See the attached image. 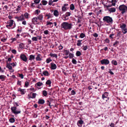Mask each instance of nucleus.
Listing matches in <instances>:
<instances>
[{
	"instance_id": "obj_1",
	"label": "nucleus",
	"mask_w": 127,
	"mask_h": 127,
	"mask_svg": "<svg viewBox=\"0 0 127 127\" xmlns=\"http://www.w3.org/2000/svg\"><path fill=\"white\" fill-rule=\"evenodd\" d=\"M72 26L71 23H69L67 22H63L61 25V28L65 30H70L72 28Z\"/></svg>"
},
{
	"instance_id": "obj_2",
	"label": "nucleus",
	"mask_w": 127,
	"mask_h": 127,
	"mask_svg": "<svg viewBox=\"0 0 127 127\" xmlns=\"http://www.w3.org/2000/svg\"><path fill=\"white\" fill-rule=\"evenodd\" d=\"M103 20L104 22L109 24H112L113 22L112 18L108 16L104 17L103 19Z\"/></svg>"
},
{
	"instance_id": "obj_3",
	"label": "nucleus",
	"mask_w": 127,
	"mask_h": 127,
	"mask_svg": "<svg viewBox=\"0 0 127 127\" xmlns=\"http://www.w3.org/2000/svg\"><path fill=\"white\" fill-rule=\"evenodd\" d=\"M120 10L121 11V13L124 14L127 11V6L124 4L120 5L119 7Z\"/></svg>"
},
{
	"instance_id": "obj_4",
	"label": "nucleus",
	"mask_w": 127,
	"mask_h": 127,
	"mask_svg": "<svg viewBox=\"0 0 127 127\" xmlns=\"http://www.w3.org/2000/svg\"><path fill=\"white\" fill-rule=\"evenodd\" d=\"M17 107L15 106H13L11 108V112L15 115L17 114H18L20 113L21 111L20 110L18 111H16Z\"/></svg>"
},
{
	"instance_id": "obj_5",
	"label": "nucleus",
	"mask_w": 127,
	"mask_h": 127,
	"mask_svg": "<svg viewBox=\"0 0 127 127\" xmlns=\"http://www.w3.org/2000/svg\"><path fill=\"white\" fill-rule=\"evenodd\" d=\"M108 93L105 92L102 95V99L105 100L106 101L109 99V97L108 96Z\"/></svg>"
},
{
	"instance_id": "obj_6",
	"label": "nucleus",
	"mask_w": 127,
	"mask_h": 127,
	"mask_svg": "<svg viewBox=\"0 0 127 127\" xmlns=\"http://www.w3.org/2000/svg\"><path fill=\"white\" fill-rule=\"evenodd\" d=\"M14 21L13 20H9V22H8L7 23L9 24L8 25H7L6 27L8 29H10V27H11L13 25L14 22Z\"/></svg>"
},
{
	"instance_id": "obj_7",
	"label": "nucleus",
	"mask_w": 127,
	"mask_h": 127,
	"mask_svg": "<svg viewBox=\"0 0 127 127\" xmlns=\"http://www.w3.org/2000/svg\"><path fill=\"white\" fill-rule=\"evenodd\" d=\"M100 62L102 64L107 65L109 63V61L107 59H104L100 61Z\"/></svg>"
},
{
	"instance_id": "obj_8",
	"label": "nucleus",
	"mask_w": 127,
	"mask_h": 127,
	"mask_svg": "<svg viewBox=\"0 0 127 127\" xmlns=\"http://www.w3.org/2000/svg\"><path fill=\"white\" fill-rule=\"evenodd\" d=\"M20 58L23 61L26 62L27 60V57L24 54H21L20 55Z\"/></svg>"
},
{
	"instance_id": "obj_9",
	"label": "nucleus",
	"mask_w": 127,
	"mask_h": 127,
	"mask_svg": "<svg viewBox=\"0 0 127 127\" xmlns=\"http://www.w3.org/2000/svg\"><path fill=\"white\" fill-rule=\"evenodd\" d=\"M15 18L17 19L18 21H22L24 19V15L23 14H22L19 17H15Z\"/></svg>"
},
{
	"instance_id": "obj_10",
	"label": "nucleus",
	"mask_w": 127,
	"mask_h": 127,
	"mask_svg": "<svg viewBox=\"0 0 127 127\" xmlns=\"http://www.w3.org/2000/svg\"><path fill=\"white\" fill-rule=\"evenodd\" d=\"M42 57L41 55L40 54H38L36 57L35 58V59L37 61H41L42 60Z\"/></svg>"
},
{
	"instance_id": "obj_11",
	"label": "nucleus",
	"mask_w": 127,
	"mask_h": 127,
	"mask_svg": "<svg viewBox=\"0 0 127 127\" xmlns=\"http://www.w3.org/2000/svg\"><path fill=\"white\" fill-rule=\"evenodd\" d=\"M37 17H34L32 19V23L34 25H36V22H37Z\"/></svg>"
},
{
	"instance_id": "obj_12",
	"label": "nucleus",
	"mask_w": 127,
	"mask_h": 127,
	"mask_svg": "<svg viewBox=\"0 0 127 127\" xmlns=\"http://www.w3.org/2000/svg\"><path fill=\"white\" fill-rule=\"evenodd\" d=\"M51 67L50 68L54 70L56 69L57 68L56 65L54 63H51Z\"/></svg>"
},
{
	"instance_id": "obj_13",
	"label": "nucleus",
	"mask_w": 127,
	"mask_h": 127,
	"mask_svg": "<svg viewBox=\"0 0 127 127\" xmlns=\"http://www.w3.org/2000/svg\"><path fill=\"white\" fill-rule=\"evenodd\" d=\"M6 67L7 68H8L9 69L12 70V71H11V72H14V70L12 69V66L10 65V64H9L7 63Z\"/></svg>"
},
{
	"instance_id": "obj_14",
	"label": "nucleus",
	"mask_w": 127,
	"mask_h": 127,
	"mask_svg": "<svg viewBox=\"0 0 127 127\" xmlns=\"http://www.w3.org/2000/svg\"><path fill=\"white\" fill-rule=\"evenodd\" d=\"M39 20H40V22H41V21L43 19V16L42 14H40L37 16V17Z\"/></svg>"
},
{
	"instance_id": "obj_15",
	"label": "nucleus",
	"mask_w": 127,
	"mask_h": 127,
	"mask_svg": "<svg viewBox=\"0 0 127 127\" xmlns=\"http://www.w3.org/2000/svg\"><path fill=\"white\" fill-rule=\"evenodd\" d=\"M45 103L44 100L42 99H39L38 101V103L39 104H43Z\"/></svg>"
},
{
	"instance_id": "obj_16",
	"label": "nucleus",
	"mask_w": 127,
	"mask_h": 127,
	"mask_svg": "<svg viewBox=\"0 0 127 127\" xmlns=\"http://www.w3.org/2000/svg\"><path fill=\"white\" fill-rule=\"evenodd\" d=\"M18 92H20L21 93L22 95H24L25 94V92L24 89H22L21 88H19L18 89Z\"/></svg>"
},
{
	"instance_id": "obj_17",
	"label": "nucleus",
	"mask_w": 127,
	"mask_h": 127,
	"mask_svg": "<svg viewBox=\"0 0 127 127\" xmlns=\"http://www.w3.org/2000/svg\"><path fill=\"white\" fill-rule=\"evenodd\" d=\"M109 11L111 12H114L116 11V9L115 8L112 7L108 9Z\"/></svg>"
},
{
	"instance_id": "obj_18",
	"label": "nucleus",
	"mask_w": 127,
	"mask_h": 127,
	"mask_svg": "<svg viewBox=\"0 0 127 127\" xmlns=\"http://www.w3.org/2000/svg\"><path fill=\"white\" fill-rule=\"evenodd\" d=\"M6 77V76L3 75H0V79L2 81H4L5 80V79Z\"/></svg>"
},
{
	"instance_id": "obj_19",
	"label": "nucleus",
	"mask_w": 127,
	"mask_h": 127,
	"mask_svg": "<svg viewBox=\"0 0 127 127\" xmlns=\"http://www.w3.org/2000/svg\"><path fill=\"white\" fill-rule=\"evenodd\" d=\"M49 56L51 57H55L56 59H57L58 57V56L56 54L50 53L49 54Z\"/></svg>"
},
{
	"instance_id": "obj_20",
	"label": "nucleus",
	"mask_w": 127,
	"mask_h": 127,
	"mask_svg": "<svg viewBox=\"0 0 127 127\" xmlns=\"http://www.w3.org/2000/svg\"><path fill=\"white\" fill-rule=\"evenodd\" d=\"M43 74L45 76H48L49 75V74L47 70L43 71Z\"/></svg>"
},
{
	"instance_id": "obj_21",
	"label": "nucleus",
	"mask_w": 127,
	"mask_h": 127,
	"mask_svg": "<svg viewBox=\"0 0 127 127\" xmlns=\"http://www.w3.org/2000/svg\"><path fill=\"white\" fill-rule=\"evenodd\" d=\"M43 85V84L42 82H38L37 83H36L35 85V86H38L39 87H40L41 86H42Z\"/></svg>"
},
{
	"instance_id": "obj_22",
	"label": "nucleus",
	"mask_w": 127,
	"mask_h": 127,
	"mask_svg": "<svg viewBox=\"0 0 127 127\" xmlns=\"http://www.w3.org/2000/svg\"><path fill=\"white\" fill-rule=\"evenodd\" d=\"M54 15L56 17H58L59 15V12L57 10H55L53 13Z\"/></svg>"
},
{
	"instance_id": "obj_23",
	"label": "nucleus",
	"mask_w": 127,
	"mask_h": 127,
	"mask_svg": "<svg viewBox=\"0 0 127 127\" xmlns=\"http://www.w3.org/2000/svg\"><path fill=\"white\" fill-rule=\"evenodd\" d=\"M35 59V56L33 55H31L29 56V60L31 61L32 60H34Z\"/></svg>"
},
{
	"instance_id": "obj_24",
	"label": "nucleus",
	"mask_w": 127,
	"mask_h": 127,
	"mask_svg": "<svg viewBox=\"0 0 127 127\" xmlns=\"http://www.w3.org/2000/svg\"><path fill=\"white\" fill-rule=\"evenodd\" d=\"M120 27L121 28L122 30L126 28V25L124 23H122V25H120Z\"/></svg>"
},
{
	"instance_id": "obj_25",
	"label": "nucleus",
	"mask_w": 127,
	"mask_h": 127,
	"mask_svg": "<svg viewBox=\"0 0 127 127\" xmlns=\"http://www.w3.org/2000/svg\"><path fill=\"white\" fill-rule=\"evenodd\" d=\"M119 42L117 41H116L113 44V46L115 47H117L119 45Z\"/></svg>"
},
{
	"instance_id": "obj_26",
	"label": "nucleus",
	"mask_w": 127,
	"mask_h": 127,
	"mask_svg": "<svg viewBox=\"0 0 127 127\" xmlns=\"http://www.w3.org/2000/svg\"><path fill=\"white\" fill-rule=\"evenodd\" d=\"M51 83V82L50 80H48L46 82V84L47 85H48L49 86H50V85Z\"/></svg>"
},
{
	"instance_id": "obj_27",
	"label": "nucleus",
	"mask_w": 127,
	"mask_h": 127,
	"mask_svg": "<svg viewBox=\"0 0 127 127\" xmlns=\"http://www.w3.org/2000/svg\"><path fill=\"white\" fill-rule=\"evenodd\" d=\"M9 122L11 123H13L15 121V119L13 118H10L9 120Z\"/></svg>"
},
{
	"instance_id": "obj_28",
	"label": "nucleus",
	"mask_w": 127,
	"mask_h": 127,
	"mask_svg": "<svg viewBox=\"0 0 127 127\" xmlns=\"http://www.w3.org/2000/svg\"><path fill=\"white\" fill-rule=\"evenodd\" d=\"M111 63L115 65H117V63L116 60H113L111 61Z\"/></svg>"
},
{
	"instance_id": "obj_29",
	"label": "nucleus",
	"mask_w": 127,
	"mask_h": 127,
	"mask_svg": "<svg viewBox=\"0 0 127 127\" xmlns=\"http://www.w3.org/2000/svg\"><path fill=\"white\" fill-rule=\"evenodd\" d=\"M84 37H85V33H81L80 34V37L81 38H83Z\"/></svg>"
},
{
	"instance_id": "obj_30",
	"label": "nucleus",
	"mask_w": 127,
	"mask_h": 127,
	"mask_svg": "<svg viewBox=\"0 0 127 127\" xmlns=\"http://www.w3.org/2000/svg\"><path fill=\"white\" fill-rule=\"evenodd\" d=\"M24 44L23 43H21L19 44V48L21 49H22L24 47Z\"/></svg>"
},
{
	"instance_id": "obj_31",
	"label": "nucleus",
	"mask_w": 127,
	"mask_h": 127,
	"mask_svg": "<svg viewBox=\"0 0 127 127\" xmlns=\"http://www.w3.org/2000/svg\"><path fill=\"white\" fill-rule=\"evenodd\" d=\"M42 4L44 5H46L47 3V2L45 0H42L41 1Z\"/></svg>"
},
{
	"instance_id": "obj_32",
	"label": "nucleus",
	"mask_w": 127,
	"mask_h": 127,
	"mask_svg": "<svg viewBox=\"0 0 127 127\" xmlns=\"http://www.w3.org/2000/svg\"><path fill=\"white\" fill-rule=\"evenodd\" d=\"M52 61V60L50 58H47L46 60V62L47 63H49Z\"/></svg>"
},
{
	"instance_id": "obj_33",
	"label": "nucleus",
	"mask_w": 127,
	"mask_h": 127,
	"mask_svg": "<svg viewBox=\"0 0 127 127\" xmlns=\"http://www.w3.org/2000/svg\"><path fill=\"white\" fill-rule=\"evenodd\" d=\"M70 9L72 10H73L74 9V6L73 4H71L70 5Z\"/></svg>"
},
{
	"instance_id": "obj_34",
	"label": "nucleus",
	"mask_w": 127,
	"mask_h": 127,
	"mask_svg": "<svg viewBox=\"0 0 127 127\" xmlns=\"http://www.w3.org/2000/svg\"><path fill=\"white\" fill-rule=\"evenodd\" d=\"M24 16L26 18L28 19L29 18V14L27 12H26L24 15Z\"/></svg>"
},
{
	"instance_id": "obj_35",
	"label": "nucleus",
	"mask_w": 127,
	"mask_h": 127,
	"mask_svg": "<svg viewBox=\"0 0 127 127\" xmlns=\"http://www.w3.org/2000/svg\"><path fill=\"white\" fill-rule=\"evenodd\" d=\"M42 94L44 96H46L47 95V93L45 90H43L42 92Z\"/></svg>"
},
{
	"instance_id": "obj_36",
	"label": "nucleus",
	"mask_w": 127,
	"mask_h": 127,
	"mask_svg": "<svg viewBox=\"0 0 127 127\" xmlns=\"http://www.w3.org/2000/svg\"><path fill=\"white\" fill-rule=\"evenodd\" d=\"M46 102H47V104L49 106H50V108H51V106H53V105H50L51 102H50L49 100H47L46 101Z\"/></svg>"
},
{
	"instance_id": "obj_37",
	"label": "nucleus",
	"mask_w": 127,
	"mask_h": 127,
	"mask_svg": "<svg viewBox=\"0 0 127 127\" xmlns=\"http://www.w3.org/2000/svg\"><path fill=\"white\" fill-rule=\"evenodd\" d=\"M122 32L124 34H125L127 32V29L126 28L122 29Z\"/></svg>"
},
{
	"instance_id": "obj_38",
	"label": "nucleus",
	"mask_w": 127,
	"mask_h": 127,
	"mask_svg": "<svg viewBox=\"0 0 127 127\" xmlns=\"http://www.w3.org/2000/svg\"><path fill=\"white\" fill-rule=\"evenodd\" d=\"M53 23H52L50 22H47V24L46 25H52V26H51V27H53Z\"/></svg>"
},
{
	"instance_id": "obj_39",
	"label": "nucleus",
	"mask_w": 127,
	"mask_h": 127,
	"mask_svg": "<svg viewBox=\"0 0 127 127\" xmlns=\"http://www.w3.org/2000/svg\"><path fill=\"white\" fill-rule=\"evenodd\" d=\"M72 62L73 64H76V61L74 58H73L72 60Z\"/></svg>"
},
{
	"instance_id": "obj_40",
	"label": "nucleus",
	"mask_w": 127,
	"mask_h": 127,
	"mask_svg": "<svg viewBox=\"0 0 127 127\" xmlns=\"http://www.w3.org/2000/svg\"><path fill=\"white\" fill-rule=\"evenodd\" d=\"M40 12V11L38 9L36 10L35 11V14H36L37 15H38Z\"/></svg>"
},
{
	"instance_id": "obj_41",
	"label": "nucleus",
	"mask_w": 127,
	"mask_h": 127,
	"mask_svg": "<svg viewBox=\"0 0 127 127\" xmlns=\"http://www.w3.org/2000/svg\"><path fill=\"white\" fill-rule=\"evenodd\" d=\"M32 95V98H35L36 94L35 93H33Z\"/></svg>"
},
{
	"instance_id": "obj_42",
	"label": "nucleus",
	"mask_w": 127,
	"mask_h": 127,
	"mask_svg": "<svg viewBox=\"0 0 127 127\" xmlns=\"http://www.w3.org/2000/svg\"><path fill=\"white\" fill-rule=\"evenodd\" d=\"M44 33L46 35H47L49 34V32L47 30H46L44 31Z\"/></svg>"
},
{
	"instance_id": "obj_43",
	"label": "nucleus",
	"mask_w": 127,
	"mask_h": 127,
	"mask_svg": "<svg viewBox=\"0 0 127 127\" xmlns=\"http://www.w3.org/2000/svg\"><path fill=\"white\" fill-rule=\"evenodd\" d=\"M62 10L63 11H65L66 10V7L64 6H63L62 8Z\"/></svg>"
},
{
	"instance_id": "obj_44",
	"label": "nucleus",
	"mask_w": 127,
	"mask_h": 127,
	"mask_svg": "<svg viewBox=\"0 0 127 127\" xmlns=\"http://www.w3.org/2000/svg\"><path fill=\"white\" fill-rule=\"evenodd\" d=\"M29 90L31 91H32V92H35L36 90V89H34L33 88H31Z\"/></svg>"
},
{
	"instance_id": "obj_45",
	"label": "nucleus",
	"mask_w": 127,
	"mask_h": 127,
	"mask_svg": "<svg viewBox=\"0 0 127 127\" xmlns=\"http://www.w3.org/2000/svg\"><path fill=\"white\" fill-rule=\"evenodd\" d=\"M104 7H106V8L107 9H108L109 7H111L112 6V5L111 4L109 5H104Z\"/></svg>"
},
{
	"instance_id": "obj_46",
	"label": "nucleus",
	"mask_w": 127,
	"mask_h": 127,
	"mask_svg": "<svg viewBox=\"0 0 127 127\" xmlns=\"http://www.w3.org/2000/svg\"><path fill=\"white\" fill-rule=\"evenodd\" d=\"M69 58L71 59L73 57L74 55L73 54L70 53L69 54Z\"/></svg>"
},
{
	"instance_id": "obj_47",
	"label": "nucleus",
	"mask_w": 127,
	"mask_h": 127,
	"mask_svg": "<svg viewBox=\"0 0 127 127\" xmlns=\"http://www.w3.org/2000/svg\"><path fill=\"white\" fill-rule=\"evenodd\" d=\"M93 35L95 37H97L98 36V34L96 33H94L93 34Z\"/></svg>"
},
{
	"instance_id": "obj_48",
	"label": "nucleus",
	"mask_w": 127,
	"mask_h": 127,
	"mask_svg": "<svg viewBox=\"0 0 127 127\" xmlns=\"http://www.w3.org/2000/svg\"><path fill=\"white\" fill-rule=\"evenodd\" d=\"M45 16L47 17H48L47 19H48L51 17V14H46L45 15Z\"/></svg>"
},
{
	"instance_id": "obj_49",
	"label": "nucleus",
	"mask_w": 127,
	"mask_h": 127,
	"mask_svg": "<svg viewBox=\"0 0 127 127\" xmlns=\"http://www.w3.org/2000/svg\"><path fill=\"white\" fill-rule=\"evenodd\" d=\"M40 0H34V2L36 4H38V3L40 1Z\"/></svg>"
},
{
	"instance_id": "obj_50",
	"label": "nucleus",
	"mask_w": 127,
	"mask_h": 127,
	"mask_svg": "<svg viewBox=\"0 0 127 127\" xmlns=\"http://www.w3.org/2000/svg\"><path fill=\"white\" fill-rule=\"evenodd\" d=\"M32 39L33 41H37V38L36 37H34L32 38Z\"/></svg>"
},
{
	"instance_id": "obj_51",
	"label": "nucleus",
	"mask_w": 127,
	"mask_h": 127,
	"mask_svg": "<svg viewBox=\"0 0 127 127\" xmlns=\"http://www.w3.org/2000/svg\"><path fill=\"white\" fill-rule=\"evenodd\" d=\"M19 76L20 77L21 79H22L24 78V75L23 74H19Z\"/></svg>"
},
{
	"instance_id": "obj_52",
	"label": "nucleus",
	"mask_w": 127,
	"mask_h": 127,
	"mask_svg": "<svg viewBox=\"0 0 127 127\" xmlns=\"http://www.w3.org/2000/svg\"><path fill=\"white\" fill-rule=\"evenodd\" d=\"M76 19H75L77 21V22L79 23V17L78 16H76Z\"/></svg>"
},
{
	"instance_id": "obj_53",
	"label": "nucleus",
	"mask_w": 127,
	"mask_h": 127,
	"mask_svg": "<svg viewBox=\"0 0 127 127\" xmlns=\"http://www.w3.org/2000/svg\"><path fill=\"white\" fill-rule=\"evenodd\" d=\"M70 12H67L65 13V15L66 16H69L70 15Z\"/></svg>"
},
{
	"instance_id": "obj_54",
	"label": "nucleus",
	"mask_w": 127,
	"mask_h": 127,
	"mask_svg": "<svg viewBox=\"0 0 127 127\" xmlns=\"http://www.w3.org/2000/svg\"><path fill=\"white\" fill-rule=\"evenodd\" d=\"M53 2L54 1H52V0H49L48 3L49 5H51Z\"/></svg>"
},
{
	"instance_id": "obj_55",
	"label": "nucleus",
	"mask_w": 127,
	"mask_h": 127,
	"mask_svg": "<svg viewBox=\"0 0 127 127\" xmlns=\"http://www.w3.org/2000/svg\"><path fill=\"white\" fill-rule=\"evenodd\" d=\"M75 94V92L73 90H72L71 92V95H74Z\"/></svg>"
},
{
	"instance_id": "obj_56",
	"label": "nucleus",
	"mask_w": 127,
	"mask_h": 127,
	"mask_svg": "<svg viewBox=\"0 0 127 127\" xmlns=\"http://www.w3.org/2000/svg\"><path fill=\"white\" fill-rule=\"evenodd\" d=\"M65 52V55H68L69 54V51H68L67 50H65L64 51Z\"/></svg>"
},
{
	"instance_id": "obj_57",
	"label": "nucleus",
	"mask_w": 127,
	"mask_h": 127,
	"mask_svg": "<svg viewBox=\"0 0 127 127\" xmlns=\"http://www.w3.org/2000/svg\"><path fill=\"white\" fill-rule=\"evenodd\" d=\"M11 40L12 41L11 42H13L14 41L16 40L17 39L16 38H12L11 39Z\"/></svg>"
},
{
	"instance_id": "obj_58",
	"label": "nucleus",
	"mask_w": 127,
	"mask_h": 127,
	"mask_svg": "<svg viewBox=\"0 0 127 127\" xmlns=\"http://www.w3.org/2000/svg\"><path fill=\"white\" fill-rule=\"evenodd\" d=\"M29 84L28 82L27 81H26L25 82V86L26 87H27L28 86Z\"/></svg>"
},
{
	"instance_id": "obj_59",
	"label": "nucleus",
	"mask_w": 127,
	"mask_h": 127,
	"mask_svg": "<svg viewBox=\"0 0 127 127\" xmlns=\"http://www.w3.org/2000/svg\"><path fill=\"white\" fill-rule=\"evenodd\" d=\"M103 49H104V50L106 51L108 49V48H107V47H105V48H104V49H101L100 50V51H102V50H103Z\"/></svg>"
},
{
	"instance_id": "obj_60",
	"label": "nucleus",
	"mask_w": 127,
	"mask_h": 127,
	"mask_svg": "<svg viewBox=\"0 0 127 127\" xmlns=\"http://www.w3.org/2000/svg\"><path fill=\"white\" fill-rule=\"evenodd\" d=\"M12 53L14 54H15L16 53V51L15 49H13L12 51Z\"/></svg>"
},
{
	"instance_id": "obj_61",
	"label": "nucleus",
	"mask_w": 127,
	"mask_h": 127,
	"mask_svg": "<svg viewBox=\"0 0 127 127\" xmlns=\"http://www.w3.org/2000/svg\"><path fill=\"white\" fill-rule=\"evenodd\" d=\"M87 48H88L87 47V46H85L83 47L82 49L84 51H86Z\"/></svg>"
},
{
	"instance_id": "obj_62",
	"label": "nucleus",
	"mask_w": 127,
	"mask_h": 127,
	"mask_svg": "<svg viewBox=\"0 0 127 127\" xmlns=\"http://www.w3.org/2000/svg\"><path fill=\"white\" fill-rule=\"evenodd\" d=\"M105 42L107 43H109V40L108 38H106L105 40Z\"/></svg>"
},
{
	"instance_id": "obj_63",
	"label": "nucleus",
	"mask_w": 127,
	"mask_h": 127,
	"mask_svg": "<svg viewBox=\"0 0 127 127\" xmlns=\"http://www.w3.org/2000/svg\"><path fill=\"white\" fill-rule=\"evenodd\" d=\"M114 35V34H110L109 36V37L111 38L112 39H113V37H112V36Z\"/></svg>"
},
{
	"instance_id": "obj_64",
	"label": "nucleus",
	"mask_w": 127,
	"mask_h": 127,
	"mask_svg": "<svg viewBox=\"0 0 127 127\" xmlns=\"http://www.w3.org/2000/svg\"><path fill=\"white\" fill-rule=\"evenodd\" d=\"M6 40V39L5 38H2L1 39V41L3 42H4Z\"/></svg>"
}]
</instances>
